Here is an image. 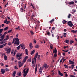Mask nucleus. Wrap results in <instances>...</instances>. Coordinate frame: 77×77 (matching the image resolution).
<instances>
[{
	"instance_id": "obj_1",
	"label": "nucleus",
	"mask_w": 77,
	"mask_h": 77,
	"mask_svg": "<svg viewBox=\"0 0 77 77\" xmlns=\"http://www.w3.org/2000/svg\"><path fill=\"white\" fill-rule=\"evenodd\" d=\"M12 43V44H14V46H15L16 45V44L17 45H19L20 44V39H18V38H16L15 39L14 38L13 40Z\"/></svg>"
},
{
	"instance_id": "obj_2",
	"label": "nucleus",
	"mask_w": 77,
	"mask_h": 77,
	"mask_svg": "<svg viewBox=\"0 0 77 77\" xmlns=\"http://www.w3.org/2000/svg\"><path fill=\"white\" fill-rule=\"evenodd\" d=\"M26 69H25L23 70L22 72L23 73H24V74H23V75L24 77H26V75H27V74L29 72V69H28L26 71Z\"/></svg>"
},
{
	"instance_id": "obj_3",
	"label": "nucleus",
	"mask_w": 77,
	"mask_h": 77,
	"mask_svg": "<svg viewBox=\"0 0 77 77\" xmlns=\"http://www.w3.org/2000/svg\"><path fill=\"white\" fill-rule=\"evenodd\" d=\"M67 24L70 27H72L73 26V24L72 23L71 21H69L68 22Z\"/></svg>"
},
{
	"instance_id": "obj_4",
	"label": "nucleus",
	"mask_w": 77,
	"mask_h": 77,
	"mask_svg": "<svg viewBox=\"0 0 77 77\" xmlns=\"http://www.w3.org/2000/svg\"><path fill=\"white\" fill-rule=\"evenodd\" d=\"M9 35H6V38L4 39V40H3V41H4V42H6V41H7V40H8V39H9Z\"/></svg>"
},
{
	"instance_id": "obj_5",
	"label": "nucleus",
	"mask_w": 77,
	"mask_h": 77,
	"mask_svg": "<svg viewBox=\"0 0 77 77\" xmlns=\"http://www.w3.org/2000/svg\"><path fill=\"white\" fill-rule=\"evenodd\" d=\"M11 48H8L6 50V51H7V54H9V53L11 52Z\"/></svg>"
},
{
	"instance_id": "obj_6",
	"label": "nucleus",
	"mask_w": 77,
	"mask_h": 77,
	"mask_svg": "<svg viewBox=\"0 0 77 77\" xmlns=\"http://www.w3.org/2000/svg\"><path fill=\"white\" fill-rule=\"evenodd\" d=\"M18 64L19 65V67L20 68L21 66H23V65L24 64V63H21V61H20L18 63Z\"/></svg>"
},
{
	"instance_id": "obj_7",
	"label": "nucleus",
	"mask_w": 77,
	"mask_h": 77,
	"mask_svg": "<svg viewBox=\"0 0 77 77\" xmlns=\"http://www.w3.org/2000/svg\"><path fill=\"white\" fill-rule=\"evenodd\" d=\"M16 57H19V58L18 59V60H20V59H22L23 58V57H19V54H17V55H16Z\"/></svg>"
},
{
	"instance_id": "obj_8",
	"label": "nucleus",
	"mask_w": 77,
	"mask_h": 77,
	"mask_svg": "<svg viewBox=\"0 0 77 77\" xmlns=\"http://www.w3.org/2000/svg\"><path fill=\"white\" fill-rule=\"evenodd\" d=\"M13 72V73L12 74V76L13 77H15L16 73H17V71H14Z\"/></svg>"
},
{
	"instance_id": "obj_9",
	"label": "nucleus",
	"mask_w": 77,
	"mask_h": 77,
	"mask_svg": "<svg viewBox=\"0 0 77 77\" xmlns=\"http://www.w3.org/2000/svg\"><path fill=\"white\" fill-rule=\"evenodd\" d=\"M74 2L73 1L72 2H68V4L69 5H74Z\"/></svg>"
},
{
	"instance_id": "obj_10",
	"label": "nucleus",
	"mask_w": 77,
	"mask_h": 77,
	"mask_svg": "<svg viewBox=\"0 0 77 77\" xmlns=\"http://www.w3.org/2000/svg\"><path fill=\"white\" fill-rule=\"evenodd\" d=\"M58 74L59 75H61V76H63V74L60 72V70H58Z\"/></svg>"
},
{
	"instance_id": "obj_11",
	"label": "nucleus",
	"mask_w": 77,
	"mask_h": 77,
	"mask_svg": "<svg viewBox=\"0 0 77 77\" xmlns=\"http://www.w3.org/2000/svg\"><path fill=\"white\" fill-rule=\"evenodd\" d=\"M39 72H40V74H42V67H40L39 69Z\"/></svg>"
},
{
	"instance_id": "obj_12",
	"label": "nucleus",
	"mask_w": 77,
	"mask_h": 77,
	"mask_svg": "<svg viewBox=\"0 0 77 77\" xmlns=\"http://www.w3.org/2000/svg\"><path fill=\"white\" fill-rule=\"evenodd\" d=\"M1 72L2 73V74H5V69H1Z\"/></svg>"
},
{
	"instance_id": "obj_13",
	"label": "nucleus",
	"mask_w": 77,
	"mask_h": 77,
	"mask_svg": "<svg viewBox=\"0 0 77 77\" xmlns=\"http://www.w3.org/2000/svg\"><path fill=\"white\" fill-rule=\"evenodd\" d=\"M71 32H72V33H76L77 32V30H72L71 31Z\"/></svg>"
},
{
	"instance_id": "obj_14",
	"label": "nucleus",
	"mask_w": 77,
	"mask_h": 77,
	"mask_svg": "<svg viewBox=\"0 0 77 77\" xmlns=\"http://www.w3.org/2000/svg\"><path fill=\"white\" fill-rule=\"evenodd\" d=\"M35 73L36 74V72L37 71V64H36L35 65Z\"/></svg>"
},
{
	"instance_id": "obj_15",
	"label": "nucleus",
	"mask_w": 77,
	"mask_h": 77,
	"mask_svg": "<svg viewBox=\"0 0 77 77\" xmlns=\"http://www.w3.org/2000/svg\"><path fill=\"white\" fill-rule=\"evenodd\" d=\"M35 50H34L32 51H31V55H32V54H34V53H35Z\"/></svg>"
},
{
	"instance_id": "obj_16",
	"label": "nucleus",
	"mask_w": 77,
	"mask_h": 77,
	"mask_svg": "<svg viewBox=\"0 0 77 77\" xmlns=\"http://www.w3.org/2000/svg\"><path fill=\"white\" fill-rule=\"evenodd\" d=\"M54 19H53L49 21V23H53V22H54Z\"/></svg>"
},
{
	"instance_id": "obj_17",
	"label": "nucleus",
	"mask_w": 77,
	"mask_h": 77,
	"mask_svg": "<svg viewBox=\"0 0 77 77\" xmlns=\"http://www.w3.org/2000/svg\"><path fill=\"white\" fill-rule=\"evenodd\" d=\"M66 22H67V21L65 20H63L62 21V23L63 24H65L66 23Z\"/></svg>"
},
{
	"instance_id": "obj_18",
	"label": "nucleus",
	"mask_w": 77,
	"mask_h": 77,
	"mask_svg": "<svg viewBox=\"0 0 77 77\" xmlns=\"http://www.w3.org/2000/svg\"><path fill=\"white\" fill-rule=\"evenodd\" d=\"M64 66H65V68H68V66H67L66 64H64Z\"/></svg>"
},
{
	"instance_id": "obj_19",
	"label": "nucleus",
	"mask_w": 77,
	"mask_h": 77,
	"mask_svg": "<svg viewBox=\"0 0 77 77\" xmlns=\"http://www.w3.org/2000/svg\"><path fill=\"white\" fill-rule=\"evenodd\" d=\"M0 38L2 39H4V38H5V35H2L1 36Z\"/></svg>"
},
{
	"instance_id": "obj_20",
	"label": "nucleus",
	"mask_w": 77,
	"mask_h": 77,
	"mask_svg": "<svg viewBox=\"0 0 77 77\" xmlns=\"http://www.w3.org/2000/svg\"><path fill=\"white\" fill-rule=\"evenodd\" d=\"M68 42H69V40L68 39V40H66V44H68Z\"/></svg>"
},
{
	"instance_id": "obj_21",
	"label": "nucleus",
	"mask_w": 77,
	"mask_h": 77,
	"mask_svg": "<svg viewBox=\"0 0 77 77\" xmlns=\"http://www.w3.org/2000/svg\"><path fill=\"white\" fill-rule=\"evenodd\" d=\"M8 58H7V56L6 55L4 56V59L5 60H6Z\"/></svg>"
},
{
	"instance_id": "obj_22",
	"label": "nucleus",
	"mask_w": 77,
	"mask_h": 77,
	"mask_svg": "<svg viewBox=\"0 0 77 77\" xmlns=\"http://www.w3.org/2000/svg\"><path fill=\"white\" fill-rule=\"evenodd\" d=\"M57 25H56V26L54 27H53L52 28V30H54L55 29H56V28H57Z\"/></svg>"
},
{
	"instance_id": "obj_23",
	"label": "nucleus",
	"mask_w": 77,
	"mask_h": 77,
	"mask_svg": "<svg viewBox=\"0 0 77 77\" xmlns=\"http://www.w3.org/2000/svg\"><path fill=\"white\" fill-rule=\"evenodd\" d=\"M8 29V27H6L4 29V30L6 31Z\"/></svg>"
},
{
	"instance_id": "obj_24",
	"label": "nucleus",
	"mask_w": 77,
	"mask_h": 77,
	"mask_svg": "<svg viewBox=\"0 0 77 77\" xmlns=\"http://www.w3.org/2000/svg\"><path fill=\"white\" fill-rule=\"evenodd\" d=\"M71 14H69V15L68 16V18H71Z\"/></svg>"
},
{
	"instance_id": "obj_25",
	"label": "nucleus",
	"mask_w": 77,
	"mask_h": 77,
	"mask_svg": "<svg viewBox=\"0 0 77 77\" xmlns=\"http://www.w3.org/2000/svg\"><path fill=\"white\" fill-rule=\"evenodd\" d=\"M20 11L21 12H23V11H24V9H23V8H20Z\"/></svg>"
},
{
	"instance_id": "obj_26",
	"label": "nucleus",
	"mask_w": 77,
	"mask_h": 77,
	"mask_svg": "<svg viewBox=\"0 0 77 77\" xmlns=\"http://www.w3.org/2000/svg\"><path fill=\"white\" fill-rule=\"evenodd\" d=\"M66 35H67L66 33H64L63 35V36L64 37H66Z\"/></svg>"
},
{
	"instance_id": "obj_27",
	"label": "nucleus",
	"mask_w": 77,
	"mask_h": 77,
	"mask_svg": "<svg viewBox=\"0 0 77 77\" xmlns=\"http://www.w3.org/2000/svg\"><path fill=\"white\" fill-rule=\"evenodd\" d=\"M47 33L48 36H50L51 35V34L50 33V32H47Z\"/></svg>"
},
{
	"instance_id": "obj_28",
	"label": "nucleus",
	"mask_w": 77,
	"mask_h": 77,
	"mask_svg": "<svg viewBox=\"0 0 77 77\" xmlns=\"http://www.w3.org/2000/svg\"><path fill=\"white\" fill-rule=\"evenodd\" d=\"M20 26H18L17 28H15L16 30H20Z\"/></svg>"
},
{
	"instance_id": "obj_29",
	"label": "nucleus",
	"mask_w": 77,
	"mask_h": 77,
	"mask_svg": "<svg viewBox=\"0 0 77 77\" xmlns=\"http://www.w3.org/2000/svg\"><path fill=\"white\" fill-rule=\"evenodd\" d=\"M69 64H74V62L71 61V62L69 63Z\"/></svg>"
},
{
	"instance_id": "obj_30",
	"label": "nucleus",
	"mask_w": 77,
	"mask_h": 77,
	"mask_svg": "<svg viewBox=\"0 0 77 77\" xmlns=\"http://www.w3.org/2000/svg\"><path fill=\"white\" fill-rule=\"evenodd\" d=\"M18 76H21V72H19L18 73Z\"/></svg>"
},
{
	"instance_id": "obj_31",
	"label": "nucleus",
	"mask_w": 77,
	"mask_h": 77,
	"mask_svg": "<svg viewBox=\"0 0 77 77\" xmlns=\"http://www.w3.org/2000/svg\"><path fill=\"white\" fill-rule=\"evenodd\" d=\"M74 41H70V43L71 45L72 44V43H74Z\"/></svg>"
},
{
	"instance_id": "obj_32",
	"label": "nucleus",
	"mask_w": 77,
	"mask_h": 77,
	"mask_svg": "<svg viewBox=\"0 0 77 77\" xmlns=\"http://www.w3.org/2000/svg\"><path fill=\"white\" fill-rule=\"evenodd\" d=\"M20 47H21L20 45L18 47H17V50H20Z\"/></svg>"
},
{
	"instance_id": "obj_33",
	"label": "nucleus",
	"mask_w": 77,
	"mask_h": 77,
	"mask_svg": "<svg viewBox=\"0 0 77 77\" xmlns=\"http://www.w3.org/2000/svg\"><path fill=\"white\" fill-rule=\"evenodd\" d=\"M7 21H8V19H6L4 20V23H6V22H7Z\"/></svg>"
},
{
	"instance_id": "obj_34",
	"label": "nucleus",
	"mask_w": 77,
	"mask_h": 77,
	"mask_svg": "<svg viewBox=\"0 0 77 77\" xmlns=\"http://www.w3.org/2000/svg\"><path fill=\"white\" fill-rule=\"evenodd\" d=\"M53 53H54H54H57V50H54L53 51Z\"/></svg>"
},
{
	"instance_id": "obj_35",
	"label": "nucleus",
	"mask_w": 77,
	"mask_h": 77,
	"mask_svg": "<svg viewBox=\"0 0 77 77\" xmlns=\"http://www.w3.org/2000/svg\"><path fill=\"white\" fill-rule=\"evenodd\" d=\"M30 32L31 33L32 35H34V33H33V32L31 30L30 31Z\"/></svg>"
},
{
	"instance_id": "obj_36",
	"label": "nucleus",
	"mask_w": 77,
	"mask_h": 77,
	"mask_svg": "<svg viewBox=\"0 0 77 77\" xmlns=\"http://www.w3.org/2000/svg\"><path fill=\"white\" fill-rule=\"evenodd\" d=\"M25 60H27V59H28V56H26L24 58Z\"/></svg>"
},
{
	"instance_id": "obj_37",
	"label": "nucleus",
	"mask_w": 77,
	"mask_h": 77,
	"mask_svg": "<svg viewBox=\"0 0 77 77\" xmlns=\"http://www.w3.org/2000/svg\"><path fill=\"white\" fill-rule=\"evenodd\" d=\"M4 43H5V42H4V41H2L0 42V44H4Z\"/></svg>"
},
{
	"instance_id": "obj_38",
	"label": "nucleus",
	"mask_w": 77,
	"mask_h": 77,
	"mask_svg": "<svg viewBox=\"0 0 77 77\" xmlns=\"http://www.w3.org/2000/svg\"><path fill=\"white\" fill-rule=\"evenodd\" d=\"M31 58H30L29 60L28 59L27 60V62H31Z\"/></svg>"
},
{
	"instance_id": "obj_39",
	"label": "nucleus",
	"mask_w": 77,
	"mask_h": 77,
	"mask_svg": "<svg viewBox=\"0 0 77 77\" xmlns=\"http://www.w3.org/2000/svg\"><path fill=\"white\" fill-rule=\"evenodd\" d=\"M12 29L10 30L8 32V33H11V32H12Z\"/></svg>"
},
{
	"instance_id": "obj_40",
	"label": "nucleus",
	"mask_w": 77,
	"mask_h": 77,
	"mask_svg": "<svg viewBox=\"0 0 77 77\" xmlns=\"http://www.w3.org/2000/svg\"><path fill=\"white\" fill-rule=\"evenodd\" d=\"M8 45H12V43L11 42H9L8 43Z\"/></svg>"
},
{
	"instance_id": "obj_41",
	"label": "nucleus",
	"mask_w": 77,
	"mask_h": 77,
	"mask_svg": "<svg viewBox=\"0 0 77 77\" xmlns=\"http://www.w3.org/2000/svg\"><path fill=\"white\" fill-rule=\"evenodd\" d=\"M26 60L24 58L23 61V63H25V62H26Z\"/></svg>"
},
{
	"instance_id": "obj_42",
	"label": "nucleus",
	"mask_w": 77,
	"mask_h": 77,
	"mask_svg": "<svg viewBox=\"0 0 77 77\" xmlns=\"http://www.w3.org/2000/svg\"><path fill=\"white\" fill-rule=\"evenodd\" d=\"M21 47H22V49H23V48L24 47V45H21Z\"/></svg>"
},
{
	"instance_id": "obj_43",
	"label": "nucleus",
	"mask_w": 77,
	"mask_h": 77,
	"mask_svg": "<svg viewBox=\"0 0 77 77\" xmlns=\"http://www.w3.org/2000/svg\"><path fill=\"white\" fill-rule=\"evenodd\" d=\"M3 30V29H0V33H2Z\"/></svg>"
},
{
	"instance_id": "obj_44",
	"label": "nucleus",
	"mask_w": 77,
	"mask_h": 77,
	"mask_svg": "<svg viewBox=\"0 0 77 77\" xmlns=\"http://www.w3.org/2000/svg\"><path fill=\"white\" fill-rule=\"evenodd\" d=\"M33 42L34 44H36V40H35V39H33Z\"/></svg>"
},
{
	"instance_id": "obj_45",
	"label": "nucleus",
	"mask_w": 77,
	"mask_h": 77,
	"mask_svg": "<svg viewBox=\"0 0 77 77\" xmlns=\"http://www.w3.org/2000/svg\"><path fill=\"white\" fill-rule=\"evenodd\" d=\"M34 58H33L32 59V64H35V63H34V61L33 60H34Z\"/></svg>"
},
{
	"instance_id": "obj_46",
	"label": "nucleus",
	"mask_w": 77,
	"mask_h": 77,
	"mask_svg": "<svg viewBox=\"0 0 77 77\" xmlns=\"http://www.w3.org/2000/svg\"><path fill=\"white\" fill-rule=\"evenodd\" d=\"M35 47L36 48H39V46L38 45H36Z\"/></svg>"
},
{
	"instance_id": "obj_47",
	"label": "nucleus",
	"mask_w": 77,
	"mask_h": 77,
	"mask_svg": "<svg viewBox=\"0 0 77 77\" xmlns=\"http://www.w3.org/2000/svg\"><path fill=\"white\" fill-rule=\"evenodd\" d=\"M7 44V43H5L3 45H2V46H3V47H5V46H6V45Z\"/></svg>"
},
{
	"instance_id": "obj_48",
	"label": "nucleus",
	"mask_w": 77,
	"mask_h": 77,
	"mask_svg": "<svg viewBox=\"0 0 77 77\" xmlns=\"http://www.w3.org/2000/svg\"><path fill=\"white\" fill-rule=\"evenodd\" d=\"M62 51H64V52H68V51H69V50H67L66 51H65L64 50H62Z\"/></svg>"
},
{
	"instance_id": "obj_49",
	"label": "nucleus",
	"mask_w": 77,
	"mask_h": 77,
	"mask_svg": "<svg viewBox=\"0 0 77 77\" xmlns=\"http://www.w3.org/2000/svg\"><path fill=\"white\" fill-rule=\"evenodd\" d=\"M3 47V46L2 45H0V48H2Z\"/></svg>"
},
{
	"instance_id": "obj_50",
	"label": "nucleus",
	"mask_w": 77,
	"mask_h": 77,
	"mask_svg": "<svg viewBox=\"0 0 77 77\" xmlns=\"http://www.w3.org/2000/svg\"><path fill=\"white\" fill-rule=\"evenodd\" d=\"M7 33H8V32H5L4 33V34L3 35H6V34H7Z\"/></svg>"
},
{
	"instance_id": "obj_51",
	"label": "nucleus",
	"mask_w": 77,
	"mask_h": 77,
	"mask_svg": "<svg viewBox=\"0 0 77 77\" xmlns=\"http://www.w3.org/2000/svg\"><path fill=\"white\" fill-rule=\"evenodd\" d=\"M34 60L35 61V63H36V60L35 58L34 59Z\"/></svg>"
},
{
	"instance_id": "obj_52",
	"label": "nucleus",
	"mask_w": 77,
	"mask_h": 77,
	"mask_svg": "<svg viewBox=\"0 0 77 77\" xmlns=\"http://www.w3.org/2000/svg\"><path fill=\"white\" fill-rule=\"evenodd\" d=\"M47 64H46L45 65L44 67L45 68H47Z\"/></svg>"
},
{
	"instance_id": "obj_53",
	"label": "nucleus",
	"mask_w": 77,
	"mask_h": 77,
	"mask_svg": "<svg viewBox=\"0 0 77 77\" xmlns=\"http://www.w3.org/2000/svg\"><path fill=\"white\" fill-rule=\"evenodd\" d=\"M54 57H56V56H57V54L56 53H55L54 54Z\"/></svg>"
},
{
	"instance_id": "obj_54",
	"label": "nucleus",
	"mask_w": 77,
	"mask_h": 77,
	"mask_svg": "<svg viewBox=\"0 0 77 77\" xmlns=\"http://www.w3.org/2000/svg\"><path fill=\"white\" fill-rule=\"evenodd\" d=\"M14 68L15 69H17L18 68L16 66H14Z\"/></svg>"
},
{
	"instance_id": "obj_55",
	"label": "nucleus",
	"mask_w": 77,
	"mask_h": 77,
	"mask_svg": "<svg viewBox=\"0 0 77 77\" xmlns=\"http://www.w3.org/2000/svg\"><path fill=\"white\" fill-rule=\"evenodd\" d=\"M5 71H9V69H8L7 68H6Z\"/></svg>"
},
{
	"instance_id": "obj_56",
	"label": "nucleus",
	"mask_w": 77,
	"mask_h": 77,
	"mask_svg": "<svg viewBox=\"0 0 77 77\" xmlns=\"http://www.w3.org/2000/svg\"><path fill=\"white\" fill-rule=\"evenodd\" d=\"M50 47L51 49H53V47H52L51 45H50Z\"/></svg>"
},
{
	"instance_id": "obj_57",
	"label": "nucleus",
	"mask_w": 77,
	"mask_h": 77,
	"mask_svg": "<svg viewBox=\"0 0 77 77\" xmlns=\"http://www.w3.org/2000/svg\"><path fill=\"white\" fill-rule=\"evenodd\" d=\"M38 59H40V58H41V57H40V55H39L38 56Z\"/></svg>"
},
{
	"instance_id": "obj_58",
	"label": "nucleus",
	"mask_w": 77,
	"mask_h": 77,
	"mask_svg": "<svg viewBox=\"0 0 77 77\" xmlns=\"http://www.w3.org/2000/svg\"><path fill=\"white\" fill-rule=\"evenodd\" d=\"M32 67H33V69H34V68H35V64H32Z\"/></svg>"
},
{
	"instance_id": "obj_59",
	"label": "nucleus",
	"mask_w": 77,
	"mask_h": 77,
	"mask_svg": "<svg viewBox=\"0 0 77 77\" xmlns=\"http://www.w3.org/2000/svg\"><path fill=\"white\" fill-rule=\"evenodd\" d=\"M65 76H66L65 77H68V75L67 74V73L65 74Z\"/></svg>"
},
{
	"instance_id": "obj_60",
	"label": "nucleus",
	"mask_w": 77,
	"mask_h": 77,
	"mask_svg": "<svg viewBox=\"0 0 77 77\" xmlns=\"http://www.w3.org/2000/svg\"><path fill=\"white\" fill-rule=\"evenodd\" d=\"M3 38H1L0 39V41H3Z\"/></svg>"
},
{
	"instance_id": "obj_61",
	"label": "nucleus",
	"mask_w": 77,
	"mask_h": 77,
	"mask_svg": "<svg viewBox=\"0 0 77 77\" xmlns=\"http://www.w3.org/2000/svg\"><path fill=\"white\" fill-rule=\"evenodd\" d=\"M0 64L2 66H3V63H1Z\"/></svg>"
},
{
	"instance_id": "obj_62",
	"label": "nucleus",
	"mask_w": 77,
	"mask_h": 77,
	"mask_svg": "<svg viewBox=\"0 0 77 77\" xmlns=\"http://www.w3.org/2000/svg\"><path fill=\"white\" fill-rule=\"evenodd\" d=\"M30 6H32V8H33V7H34L33 6V5H32V4H31L30 5Z\"/></svg>"
},
{
	"instance_id": "obj_63",
	"label": "nucleus",
	"mask_w": 77,
	"mask_h": 77,
	"mask_svg": "<svg viewBox=\"0 0 77 77\" xmlns=\"http://www.w3.org/2000/svg\"><path fill=\"white\" fill-rule=\"evenodd\" d=\"M18 35H19L18 34H17L16 35V38H17V37H18Z\"/></svg>"
},
{
	"instance_id": "obj_64",
	"label": "nucleus",
	"mask_w": 77,
	"mask_h": 77,
	"mask_svg": "<svg viewBox=\"0 0 77 77\" xmlns=\"http://www.w3.org/2000/svg\"><path fill=\"white\" fill-rule=\"evenodd\" d=\"M33 9L34 10H36V8H35V7H33Z\"/></svg>"
}]
</instances>
